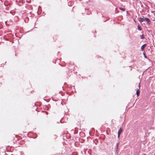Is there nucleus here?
I'll return each instance as SVG.
<instances>
[{
	"label": "nucleus",
	"mask_w": 155,
	"mask_h": 155,
	"mask_svg": "<svg viewBox=\"0 0 155 155\" xmlns=\"http://www.w3.org/2000/svg\"><path fill=\"white\" fill-rule=\"evenodd\" d=\"M137 29L138 30L140 31H141L142 30L141 26L139 25H138L137 26Z\"/></svg>",
	"instance_id": "nucleus-6"
},
{
	"label": "nucleus",
	"mask_w": 155,
	"mask_h": 155,
	"mask_svg": "<svg viewBox=\"0 0 155 155\" xmlns=\"http://www.w3.org/2000/svg\"><path fill=\"white\" fill-rule=\"evenodd\" d=\"M120 134H119V133H118V137L119 138V137L120 136Z\"/></svg>",
	"instance_id": "nucleus-10"
},
{
	"label": "nucleus",
	"mask_w": 155,
	"mask_h": 155,
	"mask_svg": "<svg viewBox=\"0 0 155 155\" xmlns=\"http://www.w3.org/2000/svg\"><path fill=\"white\" fill-rule=\"evenodd\" d=\"M119 9L122 10V11H125V9L124 8H122L121 7H120V8H119Z\"/></svg>",
	"instance_id": "nucleus-9"
},
{
	"label": "nucleus",
	"mask_w": 155,
	"mask_h": 155,
	"mask_svg": "<svg viewBox=\"0 0 155 155\" xmlns=\"http://www.w3.org/2000/svg\"><path fill=\"white\" fill-rule=\"evenodd\" d=\"M76 133H76V132H74V134H76Z\"/></svg>",
	"instance_id": "nucleus-12"
},
{
	"label": "nucleus",
	"mask_w": 155,
	"mask_h": 155,
	"mask_svg": "<svg viewBox=\"0 0 155 155\" xmlns=\"http://www.w3.org/2000/svg\"><path fill=\"white\" fill-rule=\"evenodd\" d=\"M147 45V44H145L143 45L141 47V49L142 51H143L144 50V48L145 46Z\"/></svg>",
	"instance_id": "nucleus-4"
},
{
	"label": "nucleus",
	"mask_w": 155,
	"mask_h": 155,
	"mask_svg": "<svg viewBox=\"0 0 155 155\" xmlns=\"http://www.w3.org/2000/svg\"><path fill=\"white\" fill-rule=\"evenodd\" d=\"M122 130L121 128L120 127V129L118 130V133L121 134Z\"/></svg>",
	"instance_id": "nucleus-7"
},
{
	"label": "nucleus",
	"mask_w": 155,
	"mask_h": 155,
	"mask_svg": "<svg viewBox=\"0 0 155 155\" xmlns=\"http://www.w3.org/2000/svg\"><path fill=\"white\" fill-rule=\"evenodd\" d=\"M138 86H139V88L140 89V83L139 84Z\"/></svg>",
	"instance_id": "nucleus-11"
},
{
	"label": "nucleus",
	"mask_w": 155,
	"mask_h": 155,
	"mask_svg": "<svg viewBox=\"0 0 155 155\" xmlns=\"http://www.w3.org/2000/svg\"><path fill=\"white\" fill-rule=\"evenodd\" d=\"M144 56L145 58H146V56L145 55Z\"/></svg>",
	"instance_id": "nucleus-14"
},
{
	"label": "nucleus",
	"mask_w": 155,
	"mask_h": 155,
	"mask_svg": "<svg viewBox=\"0 0 155 155\" xmlns=\"http://www.w3.org/2000/svg\"><path fill=\"white\" fill-rule=\"evenodd\" d=\"M48 114V112H47V113H46V114Z\"/></svg>",
	"instance_id": "nucleus-13"
},
{
	"label": "nucleus",
	"mask_w": 155,
	"mask_h": 155,
	"mask_svg": "<svg viewBox=\"0 0 155 155\" xmlns=\"http://www.w3.org/2000/svg\"><path fill=\"white\" fill-rule=\"evenodd\" d=\"M140 91L139 89H138L137 90V91H136V94H137V96H139V95L140 94Z\"/></svg>",
	"instance_id": "nucleus-5"
},
{
	"label": "nucleus",
	"mask_w": 155,
	"mask_h": 155,
	"mask_svg": "<svg viewBox=\"0 0 155 155\" xmlns=\"http://www.w3.org/2000/svg\"><path fill=\"white\" fill-rule=\"evenodd\" d=\"M143 17H144L143 16ZM145 18H142L141 17H140L138 18V21L140 22H142L143 21H145Z\"/></svg>",
	"instance_id": "nucleus-3"
},
{
	"label": "nucleus",
	"mask_w": 155,
	"mask_h": 155,
	"mask_svg": "<svg viewBox=\"0 0 155 155\" xmlns=\"http://www.w3.org/2000/svg\"><path fill=\"white\" fill-rule=\"evenodd\" d=\"M145 18V21L147 22V24H148V25L150 24L151 22L150 19L149 18Z\"/></svg>",
	"instance_id": "nucleus-2"
},
{
	"label": "nucleus",
	"mask_w": 155,
	"mask_h": 155,
	"mask_svg": "<svg viewBox=\"0 0 155 155\" xmlns=\"http://www.w3.org/2000/svg\"><path fill=\"white\" fill-rule=\"evenodd\" d=\"M140 38L141 39H143L144 38V36L143 35H140Z\"/></svg>",
	"instance_id": "nucleus-8"
},
{
	"label": "nucleus",
	"mask_w": 155,
	"mask_h": 155,
	"mask_svg": "<svg viewBox=\"0 0 155 155\" xmlns=\"http://www.w3.org/2000/svg\"><path fill=\"white\" fill-rule=\"evenodd\" d=\"M119 144V143L118 142L116 143V147L114 148V150L116 151V152H117L118 151V146Z\"/></svg>",
	"instance_id": "nucleus-1"
}]
</instances>
